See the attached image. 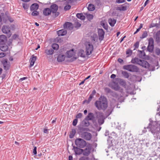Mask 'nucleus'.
I'll return each mask as SVG.
<instances>
[{"instance_id": "obj_1", "label": "nucleus", "mask_w": 160, "mask_h": 160, "mask_svg": "<svg viewBox=\"0 0 160 160\" xmlns=\"http://www.w3.org/2000/svg\"><path fill=\"white\" fill-rule=\"evenodd\" d=\"M151 119L150 120V122L149 126L146 128H144V129L146 128L148 129L151 133L153 134L154 137L157 138H158V134L160 133V123L159 122L154 121L151 122Z\"/></svg>"}, {"instance_id": "obj_2", "label": "nucleus", "mask_w": 160, "mask_h": 160, "mask_svg": "<svg viewBox=\"0 0 160 160\" xmlns=\"http://www.w3.org/2000/svg\"><path fill=\"white\" fill-rule=\"evenodd\" d=\"M94 116L98 119L99 125H102L104 123L105 118L103 113L100 112H96L94 114L91 112L89 113L86 118L89 120H92L94 122L95 121Z\"/></svg>"}, {"instance_id": "obj_3", "label": "nucleus", "mask_w": 160, "mask_h": 160, "mask_svg": "<svg viewBox=\"0 0 160 160\" xmlns=\"http://www.w3.org/2000/svg\"><path fill=\"white\" fill-rule=\"evenodd\" d=\"M95 105L99 110L105 109L108 107L106 98L105 97L101 96L98 100L96 101Z\"/></svg>"}, {"instance_id": "obj_4", "label": "nucleus", "mask_w": 160, "mask_h": 160, "mask_svg": "<svg viewBox=\"0 0 160 160\" xmlns=\"http://www.w3.org/2000/svg\"><path fill=\"white\" fill-rule=\"evenodd\" d=\"M75 143L78 147L80 148H83L87 144L86 142L80 138L76 139L75 140Z\"/></svg>"}, {"instance_id": "obj_5", "label": "nucleus", "mask_w": 160, "mask_h": 160, "mask_svg": "<svg viewBox=\"0 0 160 160\" xmlns=\"http://www.w3.org/2000/svg\"><path fill=\"white\" fill-rule=\"evenodd\" d=\"M123 68L131 72H137L139 70L138 68L136 66L132 64L125 65L123 66Z\"/></svg>"}, {"instance_id": "obj_6", "label": "nucleus", "mask_w": 160, "mask_h": 160, "mask_svg": "<svg viewBox=\"0 0 160 160\" xmlns=\"http://www.w3.org/2000/svg\"><path fill=\"white\" fill-rule=\"evenodd\" d=\"M86 49L87 55H90L93 50V46L90 42H87L86 43Z\"/></svg>"}, {"instance_id": "obj_7", "label": "nucleus", "mask_w": 160, "mask_h": 160, "mask_svg": "<svg viewBox=\"0 0 160 160\" xmlns=\"http://www.w3.org/2000/svg\"><path fill=\"white\" fill-rule=\"evenodd\" d=\"M2 31L3 33L8 34L9 37L11 35L10 33V28L9 26L6 25H3L2 28Z\"/></svg>"}, {"instance_id": "obj_8", "label": "nucleus", "mask_w": 160, "mask_h": 160, "mask_svg": "<svg viewBox=\"0 0 160 160\" xmlns=\"http://www.w3.org/2000/svg\"><path fill=\"white\" fill-rule=\"evenodd\" d=\"M91 149V145H87L85 149H83L82 153L83 155L86 156L89 155L90 153Z\"/></svg>"}, {"instance_id": "obj_9", "label": "nucleus", "mask_w": 160, "mask_h": 160, "mask_svg": "<svg viewBox=\"0 0 160 160\" xmlns=\"http://www.w3.org/2000/svg\"><path fill=\"white\" fill-rule=\"evenodd\" d=\"M81 137L87 140H89L92 138V135L90 133L84 132H83L81 135Z\"/></svg>"}, {"instance_id": "obj_10", "label": "nucleus", "mask_w": 160, "mask_h": 160, "mask_svg": "<svg viewBox=\"0 0 160 160\" xmlns=\"http://www.w3.org/2000/svg\"><path fill=\"white\" fill-rule=\"evenodd\" d=\"M50 8V9L52 13H58L57 16L59 15V13L57 12L58 9V6L57 4L53 3L51 5Z\"/></svg>"}, {"instance_id": "obj_11", "label": "nucleus", "mask_w": 160, "mask_h": 160, "mask_svg": "<svg viewBox=\"0 0 160 160\" xmlns=\"http://www.w3.org/2000/svg\"><path fill=\"white\" fill-rule=\"evenodd\" d=\"M109 86L112 89L116 91L119 90L120 88L118 84L115 82H113L110 83L109 84Z\"/></svg>"}, {"instance_id": "obj_12", "label": "nucleus", "mask_w": 160, "mask_h": 160, "mask_svg": "<svg viewBox=\"0 0 160 160\" xmlns=\"http://www.w3.org/2000/svg\"><path fill=\"white\" fill-rule=\"evenodd\" d=\"M98 32L99 39L100 41H102L104 38L105 34L104 32L103 29H99L98 30Z\"/></svg>"}, {"instance_id": "obj_13", "label": "nucleus", "mask_w": 160, "mask_h": 160, "mask_svg": "<svg viewBox=\"0 0 160 160\" xmlns=\"http://www.w3.org/2000/svg\"><path fill=\"white\" fill-rule=\"evenodd\" d=\"M139 65L145 68H148L149 67V63L146 61L144 60H141V62Z\"/></svg>"}, {"instance_id": "obj_14", "label": "nucleus", "mask_w": 160, "mask_h": 160, "mask_svg": "<svg viewBox=\"0 0 160 160\" xmlns=\"http://www.w3.org/2000/svg\"><path fill=\"white\" fill-rule=\"evenodd\" d=\"M7 40V37L3 35H0V44H4Z\"/></svg>"}, {"instance_id": "obj_15", "label": "nucleus", "mask_w": 160, "mask_h": 160, "mask_svg": "<svg viewBox=\"0 0 160 160\" xmlns=\"http://www.w3.org/2000/svg\"><path fill=\"white\" fill-rule=\"evenodd\" d=\"M51 12V9L48 8H45L43 10V14L45 16H48L50 15Z\"/></svg>"}, {"instance_id": "obj_16", "label": "nucleus", "mask_w": 160, "mask_h": 160, "mask_svg": "<svg viewBox=\"0 0 160 160\" xmlns=\"http://www.w3.org/2000/svg\"><path fill=\"white\" fill-rule=\"evenodd\" d=\"M142 60L139 59L137 58H132L131 60V62L132 63L138 64L139 65L141 62Z\"/></svg>"}, {"instance_id": "obj_17", "label": "nucleus", "mask_w": 160, "mask_h": 160, "mask_svg": "<svg viewBox=\"0 0 160 160\" xmlns=\"http://www.w3.org/2000/svg\"><path fill=\"white\" fill-rule=\"evenodd\" d=\"M67 33V31L64 29H62L57 31V33L59 36L65 35Z\"/></svg>"}, {"instance_id": "obj_18", "label": "nucleus", "mask_w": 160, "mask_h": 160, "mask_svg": "<svg viewBox=\"0 0 160 160\" xmlns=\"http://www.w3.org/2000/svg\"><path fill=\"white\" fill-rule=\"evenodd\" d=\"M63 27L65 28H67L69 29H72V24L68 22H66L64 24Z\"/></svg>"}, {"instance_id": "obj_19", "label": "nucleus", "mask_w": 160, "mask_h": 160, "mask_svg": "<svg viewBox=\"0 0 160 160\" xmlns=\"http://www.w3.org/2000/svg\"><path fill=\"white\" fill-rule=\"evenodd\" d=\"M74 151L76 154L80 155L82 152L83 149L79 148L77 147H74Z\"/></svg>"}, {"instance_id": "obj_20", "label": "nucleus", "mask_w": 160, "mask_h": 160, "mask_svg": "<svg viewBox=\"0 0 160 160\" xmlns=\"http://www.w3.org/2000/svg\"><path fill=\"white\" fill-rule=\"evenodd\" d=\"M0 50L4 52H5L8 50V47L6 44H2L0 45Z\"/></svg>"}, {"instance_id": "obj_21", "label": "nucleus", "mask_w": 160, "mask_h": 160, "mask_svg": "<svg viewBox=\"0 0 160 160\" xmlns=\"http://www.w3.org/2000/svg\"><path fill=\"white\" fill-rule=\"evenodd\" d=\"M39 6L37 3L33 4L30 7V10L31 11L37 10Z\"/></svg>"}, {"instance_id": "obj_22", "label": "nucleus", "mask_w": 160, "mask_h": 160, "mask_svg": "<svg viewBox=\"0 0 160 160\" xmlns=\"http://www.w3.org/2000/svg\"><path fill=\"white\" fill-rule=\"evenodd\" d=\"M108 22L111 27H113L116 22V20L114 19L110 18L108 19Z\"/></svg>"}, {"instance_id": "obj_23", "label": "nucleus", "mask_w": 160, "mask_h": 160, "mask_svg": "<svg viewBox=\"0 0 160 160\" xmlns=\"http://www.w3.org/2000/svg\"><path fill=\"white\" fill-rule=\"evenodd\" d=\"M65 57L64 55L60 54L57 58V60L59 62H62L64 60Z\"/></svg>"}, {"instance_id": "obj_24", "label": "nucleus", "mask_w": 160, "mask_h": 160, "mask_svg": "<svg viewBox=\"0 0 160 160\" xmlns=\"http://www.w3.org/2000/svg\"><path fill=\"white\" fill-rule=\"evenodd\" d=\"M36 60V57L32 56V57L30 58V66L32 67L33 66L35 61Z\"/></svg>"}, {"instance_id": "obj_25", "label": "nucleus", "mask_w": 160, "mask_h": 160, "mask_svg": "<svg viewBox=\"0 0 160 160\" xmlns=\"http://www.w3.org/2000/svg\"><path fill=\"white\" fill-rule=\"evenodd\" d=\"M76 2V0H66L64 1L66 4H68L71 5L74 4Z\"/></svg>"}, {"instance_id": "obj_26", "label": "nucleus", "mask_w": 160, "mask_h": 160, "mask_svg": "<svg viewBox=\"0 0 160 160\" xmlns=\"http://www.w3.org/2000/svg\"><path fill=\"white\" fill-rule=\"evenodd\" d=\"M89 120L86 119V118L82 121V123L83 125L88 127L90 125V123L88 121Z\"/></svg>"}, {"instance_id": "obj_27", "label": "nucleus", "mask_w": 160, "mask_h": 160, "mask_svg": "<svg viewBox=\"0 0 160 160\" xmlns=\"http://www.w3.org/2000/svg\"><path fill=\"white\" fill-rule=\"evenodd\" d=\"M53 50L52 49L50 48L49 49H47L45 50V53L48 55H51L53 53Z\"/></svg>"}, {"instance_id": "obj_28", "label": "nucleus", "mask_w": 160, "mask_h": 160, "mask_svg": "<svg viewBox=\"0 0 160 160\" xmlns=\"http://www.w3.org/2000/svg\"><path fill=\"white\" fill-rule=\"evenodd\" d=\"M77 17L79 19L82 20H84L85 19V17L83 15L82 13H78L76 15Z\"/></svg>"}, {"instance_id": "obj_29", "label": "nucleus", "mask_w": 160, "mask_h": 160, "mask_svg": "<svg viewBox=\"0 0 160 160\" xmlns=\"http://www.w3.org/2000/svg\"><path fill=\"white\" fill-rule=\"evenodd\" d=\"M67 54L68 57L69 58L72 57L74 54L73 50L72 49L71 50L67 52Z\"/></svg>"}, {"instance_id": "obj_30", "label": "nucleus", "mask_w": 160, "mask_h": 160, "mask_svg": "<svg viewBox=\"0 0 160 160\" xmlns=\"http://www.w3.org/2000/svg\"><path fill=\"white\" fill-rule=\"evenodd\" d=\"M8 62L7 60H5L3 62V65L4 67V69L7 70L8 69L9 65L7 63Z\"/></svg>"}, {"instance_id": "obj_31", "label": "nucleus", "mask_w": 160, "mask_h": 160, "mask_svg": "<svg viewBox=\"0 0 160 160\" xmlns=\"http://www.w3.org/2000/svg\"><path fill=\"white\" fill-rule=\"evenodd\" d=\"M76 133V131L74 129H72V132L70 133L69 134V138H71L74 137V135Z\"/></svg>"}, {"instance_id": "obj_32", "label": "nucleus", "mask_w": 160, "mask_h": 160, "mask_svg": "<svg viewBox=\"0 0 160 160\" xmlns=\"http://www.w3.org/2000/svg\"><path fill=\"white\" fill-rule=\"evenodd\" d=\"M52 47L53 49L57 50L59 48V45L57 43H53L52 45Z\"/></svg>"}, {"instance_id": "obj_33", "label": "nucleus", "mask_w": 160, "mask_h": 160, "mask_svg": "<svg viewBox=\"0 0 160 160\" xmlns=\"http://www.w3.org/2000/svg\"><path fill=\"white\" fill-rule=\"evenodd\" d=\"M88 9L90 11H92L95 9L94 6L92 4H89L88 7Z\"/></svg>"}, {"instance_id": "obj_34", "label": "nucleus", "mask_w": 160, "mask_h": 160, "mask_svg": "<svg viewBox=\"0 0 160 160\" xmlns=\"http://www.w3.org/2000/svg\"><path fill=\"white\" fill-rule=\"evenodd\" d=\"M122 73L125 78H128L129 77V74L127 72L122 71Z\"/></svg>"}, {"instance_id": "obj_35", "label": "nucleus", "mask_w": 160, "mask_h": 160, "mask_svg": "<svg viewBox=\"0 0 160 160\" xmlns=\"http://www.w3.org/2000/svg\"><path fill=\"white\" fill-rule=\"evenodd\" d=\"M127 9L126 6H121V7H118L117 10L119 11H125Z\"/></svg>"}, {"instance_id": "obj_36", "label": "nucleus", "mask_w": 160, "mask_h": 160, "mask_svg": "<svg viewBox=\"0 0 160 160\" xmlns=\"http://www.w3.org/2000/svg\"><path fill=\"white\" fill-rule=\"evenodd\" d=\"M154 45H148L147 48V49L149 52H152L153 51Z\"/></svg>"}, {"instance_id": "obj_37", "label": "nucleus", "mask_w": 160, "mask_h": 160, "mask_svg": "<svg viewBox=\"0 0 160 160\" xmlns=\"http://www.w3.org/2000/svg\"><path fill=\"white\" fill-rule=\"evenodd\" d=\"M64 4L66 5L64 8V9L65 10L67 11L70 9L71 7V5L68 4H66L65 2H64Z\"/></svg>"}, {"instance_id": "obj_38", "label": "nucleus", "mask_w": 160, "mask_h": 160, "mask_svg": "<svg viewBox=\"0 0 160 160\" xmlns=\"http://www.w3.org/2000/svg\"><path fill=\"white\" fill-rule=\"evenodd\" d=\"M154 40L153 38H150L148 40V45H154Z\"/></svg>"}, {"instance_id": "obj_39", "label": "nucleus", "mask_w": 160, "mask_h": 160, "mask_svg": "<svg viewBox=\"0 0 160 160\" xmlns=\"http://www.w3.org/2000/svg\"><path fill=\"white\" fill-rule=\"evenodd\" d=\"M86 17L88 19V20L90 21L93 18V16L92 14H87L86 16Z\"/></svg>"}, {"instance_id": "obj_40", "label": "nucleus", "mask_w": 160, "mask_h": 160, "mask_svg": "<svg viewBox=\"0 0 160 160\" xmlns=\"http://www.w3.org/2000/svg\"><path fill=\"white\" fill-rule=\"evenodd\" d=\"M147 36V33L146 31L144 32L142 34V36L140 37L141 39H143L146 38Z\"/></svg>"}, {"instance_id": "obj_41", "label": "nucleus", "mask_w": 160, "mask_h": 160, "mask_svg": "<svg viewBox=\"0 0 160 160\" xmlns=\"http://www.w3.org/2000/svg\"><path fill=\"white\" fill-rule=\"evenodd\" d=\"M32 13V15L33 16H37L39 14V12L37 10L33 11Z\"/></svg>"}, {"instance_id": "obj_42", "label": "nucleus", "mask_w": 160, "mask_h": 160, "mask_svg": "<svg viewBox=\"0 0 160 160\" xmlns=\"http://www.w3.org/2000/svg\"><path fill=\"white\" fill-rule=\"evenodd\" d=\"M93 96L92 94H91L90 95V96L89 97V98L88 99V100L87 101H86V102H87V103H89L90 102L92 98H93Z\"/></svg>"}, {"instance_id": "obj_43", "label": "nucleus", "mask_w": 160, "mask_h": 160, "mask_svg": "<svg viewBox=\"0 0 160 160\" xmlns=\"http://www.w3.org/2000/svg\"><path fill=\"white\" fill-rule=\"evenodd\" d=\"M105 92L108 93H111L112 91L109 88H105Z\"/></svg>"}, {"instance_id": "obj_44", "label": "nucleus", "mask_w": 160, "mask_h": 160, "mask_svg": "<svg viewBox=\"0 0 160 160\" xmlns=\"http://www.w3.org/2000/svg\"><path fill=\"white\" fill-rule=\"evenodd\" d=\"M75 27L76 28H79L81 26V24L80 23V22L78 21H76V22H75Z\"/></svg>"}, {"instance_id": "obj_45", "label": "nucleus", "mask_w": 160, "mask_h": 160, "mask_svg": "<svg viewBox=\"0 0 160 160\" xmlns=\"http://www.w3.org/2000/svg\"><path fill=\"white\" fill-rule=\"evenodd\" d=\"M77 122H78V119L77 118H76L73 120V122H72V125L74 126H75L76 125Z\"/></svg>"}, {"instance_id": "obj_46", "label": "nucleus", "mask_w": 160, "mask_h": 160, "mask_svg": "<svg viewBox=\"0 0 160 160\" xmlns=\"http://www.w3.org/2000/svg\"><path fill=\"white\" fill-rule=\"evenodd\" d=\"M132 53V51L128 49L127 50L126 52V54H128L129 55H131Z\"/></svg>"}, {"instance_id": "obj_47", "label": "nucleus", "mask_w": 160, "mask_h": 160, "mask_svg": "<svg viewBox=\"0 0 160 160\" xmlns=\"http://www.w3.org/2000/svg\"><path fill=\"white\" fill-rule=\"evenodd\" d=\"M156 39H159V36H160V30L156 34Z\"/></svg>"}, {"instance_id": "obj_48", "label": "nucleus", "mask_w": 160, "mask_h": 160, "mask_svg": "<svg viewBox=\"0 0 160 160\" xmlns=\"http://www.w3.org/2000/svg\"><path fill=\"white\" fill-rule=\"evenodd\" d=\"M82 116V114L81 113H79L77 115L76 118H80Z\"/></svg>"}, {"instance_id": "obj_49", "label": "nucleus", "mask_w": 160, "mask_h": 160, "mask_svg": "<svg viewBox=\"0 0 160 160\" xmlns=\"http://www.w3.org/2000/svg\"><path fill=\"white\" fill-rule=\"evenodd\" d=\"M139 45V42H136V43L134 44V46L135 48H138Z\"/></svg>"}, {"instance_id": "obj_50", "label": "nucleus", "mask_w": 160, "mask_h": 160, "mask_svg": "<svg viewBox=\"0 0 160 160\" xmlns=\"http://www.w3.org/2000/svg\"><path fill=\"white\" fill-rule=\"evenodd\" d=\"M157 55H159L160 54V49L159 48H157L155 51Z\"/></svg>"}, {"instance_id": "obj_51", "label": "nucleus", "mask_w": 160, "mask_h": 160, "mask_svg": "<svg viewBox=\"0 0 160 160\" xmlns=\"http://www.w3.org/2000/svg\"><path fill=\"white\" fill-rule=\"evenodd\" d=\"M33 153L34 155H36L37 154V147H34L33 151Z\"/></svg>"}, {"instance_id": "obj_52", "label": "nucleus", "mask_w": 160, "mask_h": 160, "mask_svg": "<svg viewBox=\"0 0 160 160\" xmlns=\"http://www.w3.org/2000/svg\"><path fill=\"white\" fill-rule=\"evenodd\" d=\"M125 0H117L116 2L118 3H122L125 2Z\"/></svg>"}, {"instance_id": "obj_53", "label": "nucleus", "mask_w": 160, "mask_h": 160, "mask_svg": "<svg viewBox=\"0 0 160 160\" xmlns=\"http://www.w3.org/2000/svg\"><path fill=\"white\" fill-rule=\"evenodd\" d=\"M6 54L4 52L0 53V58H2L5 56Z\"/></svg>"}, {"instance_id": "obj_54", "label": "nucleus", "mask_w": 160, "mask_h": 160, "mask_svg": "<svg viewBox=\"0 0 160 160\" xmlns=\"http://www.w3.org/2000/svg\"><path fill=\"white\" fill-rule=\"evenodd\" d=\"M23 7L24 9H27L28 7V6L27 4L25 3L23 4Z\"/></svg>"}, {"instance_id": "obj_55", "label": "nucleus", "mask_w": 160, "mask_h": 160, "mask_svg": "<svg viewBox=\"0 0 160 160\" xmlns=\"http://www.w3.org/2000/svg\"><path fill=\"white\" fill-rule=\"evenodd\" d=\"M138 52H140V53L142 54L144 56L145 55V53L143 51L138 50Z\"/></svg>"}, {"instance_id": "obj_56", "label": "nucleus", "mask_w": 160, "mask_h": 160, "mask_svg": "<svg viewBox=\"0 0 160 160\" xmlns=\"http://www.w3.org/2000/svg\"><path fill=\"white\" fill-rule=\"evenodd\" d=\"M149 0H147L145 1L144 5V7H145L148 3Z\"/></svg>"}, {"instance_id": "obj_57", "label": "nucleus", "mask_w": 160, "mask_h": 160, "mask_svg": "<svg viewBox=\"0 0 160 160\" xmlns=\"http://www.w3.org/2000/svg\"><path fill=\"white\" fill-rule=\"evenodd\" d=\"M156 26V24L154 23H152L150 25V27H154Z\"/></svg>"}, {"instance_id": "obj_58", "label": "nucleus", "mask_w": 160, "mask_h": 160, "mask_svg": "<svg viewBox=\"0 0 160 160\" xmlns=\"http://www.w3.org/2000/svg\"><path fill=\"white\" fill-rule=\"evenodd\" d=\"M116 77V75L114 74H112L110 77L111 78H114Z\"/></svg>"}, {"instance_id": "obj_59", "label": "nucleus", "mask_w": 160, "mask_h": 160, "mask_svg": "<svg viewBox=\"0 0 160 160\" xmlns=\"http://www.w3.org/2000/svg\"><path fill=\"white\" fill-rule=\"evenodd\" d=\"M48 129L45 128L44 129L43 132L44 133H47L48 132Z\"/></svg>"}, {"instance_id": "obj_60", "label": "nucleus", "mask_w": 160, "mask_h": 160, "mask_svg": "<svg viewBox=\"0 0 160 160\" xmlns=\"http://www.w3.org/2000/svg\"><path fill=\"white\" fill-rule=\"evenodd\" d=\"M8 19L10 21V22H12L13 21V19L10 18H8Z\"/></svg>"}, {"instance_id": "obj_61", "label": "nucleus", "mask_w": 160, "mask_h": 160, "mask_svg": "<svg viewBox=\"0 0 160 160\" xmlns=\"http://www.w3.org/2000/svg\"><path fill=\"white\" fill-rule=\"evenodd\" d=\"M109 135V132L108 131L106 130L105 134V136H108Z\"/></svg>"}, {"instance_id": "obj_62", "label": "nucleus", "mask_w": 160, "mask_h": 160, "mask_svg": "<svg viewBox=\"0 0 160 160\" xmlns=\"http://www.w3.org/2000/svg\"><path fill=\"white\" fill-rule=\"evenodd\" d=\"M73 158L72 156H69L68 157V160H72Z\"/></svg>"}, {"instance_id": "obj_63", "label": "nucleus", "mask_w": 160, "mask_h": 160, "mask_svg": "<svg viewBox=\"0 0 160 160\" xmlns=\"http://www.w3.org/2000/svg\"><path fill=\"white\" fill-rule=\"evenodd\" d=\"M118 61L120 63H122L123 61V60L121 58H119L118 60Z\"/></svg>"}, {"instance_id": "obj_64", "label": "nucleus", "mask_w": 160, "mask_h": 160, "mask_svg": "<svg viewBox=\"0 0 160 160\" xmlns=\"http://www.w3.org/2000/svg\"><path fill=\"white\" fill-rule=\"evenodd\" d=\"M79 160H85V158L84 157H82L80 158Z\"/></svg>"}]
</instances>
